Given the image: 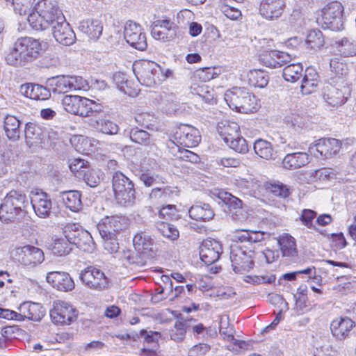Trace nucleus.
<instances>
[{
  "mask_svg": "<svg viewBox=\"0 0 356 356\" xmlns=\"http://www.w3.org/2000/svg\"><path fill=\"white\" fill-rule=\"evenodd\" d=\"M79 277L88 288L97 291L106 289L108 283L104 273L93 267H88L81 271Z\"/></svg>",
  "mask_w": 356,
  "mask_h": 356,
  "instance_id": "14",
  "label": "nucleus"
},
{
  "mask_svg": "<svg viewBox=\"0 0 356 356\" xmlns=\"http://www.w3.org/2000/svg\"><path fill=\"white\" fill-rule=\"evenodd\" d=\"M259 60L265 66L270 68L281 67L291 60V56L287 53L277 50L263 51L259 55Z\"/></svg>",
  "mask_w": 356,
  "mask_h": 356,
  "instance_id": "22",
  "label": "nucleus"
},
{
  "mask_svg": "<svg viewBox=\"0 0 356 356\" xmlns=\"http://www.w3.org/2000/svg\"><path fill=\"white\" fill-rule=\"evenodd\" d=\"M86 81L81 76L59 75L47 79V86L54 93H67L82 89Z\"/></svg>",
  "mask_w": 356,
  "mask_h": 356,
  "instance_id": "10",
  "label": "nucleus"
},
{
  "mask_svg": "<svg viewBox=\"0 0 356 356\" xmlns=\"http://www.w3.org/2000/svg\"><path fill=\"white\" fill-rule=\"evenodd\" d=\"M341 146V141L332 138H321L315 144L316 150L325 158H330L339 154Z\"/></svg>",
  "mask_w": 356,
  "mask_h": 356,
  "instance_id": "25",
  "label": "nucleus"
},
{
  "mask_svg": "<svg viewBox=\"0 0 356 356\" xmlns=\"http://www.w3.org/2000/svg\"><path fill=\"white\" fill-rule=\"evenodd\" d=\"M85 231L80 225L72 223L67 224L63 228L65 238L72 245L79 237L81 233Z\"/></svg>",
  "mask_w": 356,
  "mask_h": 356,
  "instance_id": "47",
  "label": "nucleus"
},
{
  "mask_svg": "<svg viewBox=\"0 0 356 356\" xmlns=\"http://www.w3.org/2000/svg\"><path fill=\"white\" fill-rule=\"evenodd\" d=\"M42 51V43L31 37L16 40L6 56L7 63L14 67H25L38 60Z\"/></svg>",
  "mask_w": 356,
  "mask_h": 356,
  "instance_id": "1",
  "label": "nucleus"
},
{
  "mask_svg": "<svg viewBox=\"0 0 356 356\" xmlns=\"http://www.w3.org/2000/svg\"><path fill=\"white\" fill-rule=\"evenodd\" d=\"M92 123L94 127L105 134L115 135L119 131L118 124L109 120L103 118L92 119Z\"/></svg>",
  "mask_w": 356,
  "mask_h": 356,
  "instance_id": "42",
  "label": "nucleus"
},
{
  "mask_svg": "<svg viewBox=\"0 0 356 356\" xmlns=\"http://www.w3.org/2000/svg\"><path fill=\"white\" fill-rule=\"evenodd\" d=\"M239 130L240 127L235 122L222 121L218 125V134L226 144L239 135Z\"/></svg>",
  "mask_w": 356,
  "mask_h": 356,
  "instance_id": "33",
  "label": "nucleus"
},
{
  "mask_svg": "<svg viewBox=\"0 0 356 356\" xmlns=\"http://www.w3.org/2000/svg\"><path fill=\"white\" fill-rule=\"evenodd\" d=\"M112 188L116 202L125 207L136 202V191L133 181L121 172H115L112 178Z\"/></svg>",
  "mask_w": 356,
  "mask_h": 356,
  "instance_id": "5",
  "label": "nucleus"
},
{
  "mask_svg": "<svg viewBox=\"0 0 356 356\" xmlns=\"http://www.w3.org/2000/svg\"><path fill=\"white\" fill-rule=\"evenodd\" d=\"M257 247L250 248L245 245L234 244L231 246L230 261L233 270L236 273L248 272L254 267V259L257 252Z\"/></svg>",
  "mask_w": 356,
  "mask_h": 356,
  "instance_id": "6",
  "label": "nucleus"
},
{
  "mask_svg": "<svg viewBox=\"0 0 356 356\" xmlns=\"http://www.w3.org/2000/svg\"><path fill=\"white\" fill-rule=\"evenodd\" d=\"M277 242L283 257L293 258L298 256L296 240L293 237L286 234L281 236Z\"/></svg>",
  "mask_w": 356,
  "mask_h": 356,
  "instance_id": "38",
  "label": "nucleus"
},
{
  "mask_svg": "<svg viewBox=\"0 0 356 356\" xmlns=\"http://www.w3.org/2000/svg\"><path fill=\"white\" fill-rule=\"evenodd\" d=\"M31 203L35 214L40 218L49 216L52 207L49 196L44 192L37 191L32 194Z\"/></svg>",
  "mask_w": 356,
  "mask_h": 356,
  "instance_id": "21",
  "label": "nucleus"
},
{
  "mask_svg": "<svg viewBox=\"0 0 356 356\" xmlns=\"http://www.w3.org/2000/svg\"><path fill=\"white\" fill-rule=\"evenodd\" d=\"M213 69L211 67L200 68L195 71L194 78L200 80L201 83H204L214 78Z\"/></svg>",
  "mask_w": 356,
  "mask_h": 356,
  "instance_id": "61",
  "label": "nucleus"
},
{
  "mask_svg": "<svg viewBox=\"0 0 356 356\" xmlns=\"http://www.w3.org/2000/svg\"><path fill=\"white\" fill-rule=\"evenodd\" d=\"M349 95L348 87L343 86L339 88L335 86L328 84L323 88V98L325 101L331 106H339L346 102Z\"/></svg>",
  "mask_w": 356,
  "mask_h": 356,
  "instance_id": "23",
  "label": "nucleus"
},
{
  "mask_svg": "<svg viewBox=\"0 0 356 356\" xmlns=\"http://www.w3.org/2000/svg\"><path fill=\"white\" fill-rule=\"evenodd\" d=\"M355 323L348 317H340L333 320L330 324V330L333 337L338 341H343L350 337V333Z\"/></svg>",
  "mask_w": 356,
  "mask_h": 356,
  "instance_id": "19",
  "label": "nucleus"
},
{
  "mask_svg": "<svg viewBox=\"0 0 356 356\" xmlns=\"http://www.w3.org/2000/svg\"><path fill=\"white\" fill-rule=\"evenodd\" d=\"M224 98L231 109L239 113H254L258 108L255 96L245 88L234 87L226 91Z\"/></svg>",
  "mask_w": 356,
  "mask_h": 356,
  "instance_id": "4",
  "label": "nucleus"
},
{
  "mask_svg": "<svg viewBox=\"0 0 356 356\" xmlns=\"http://www.w3.org/2000/svg\"><path fill=\"white\" fill-rule=\"evenodd\" d=\"M227 145L238 153L245 154L248 152V143L245 139L241 137L240 134Z\"/></svg>",
  "mask_w": 356,
  "mask_h": 356,
  "instance_id": "57",
  "label": "nucleus"
},
{
  "mask_svg": "<svg viewBox=\"0 0 356 356\" xmlns=\"http://www.w3.org/2000/svg\"><path fill=\"white\" fill-rule=\"evenodd\" d=\"M12 255L19 264L27 268H33L44 260L43 251L31 245L16 247L12 251Z\"/></svg>",
  "mask_w": 356,
  "mask_h": 356,
  "instance_id": "9",
  "label": "nucleus"
},
{
  "mask_svg": "<svg viewBox=\"0 0 356 356\" xmlns=\"http://www.w3.org/2000/svg\"><path fill=\"white\" fill-rule=\"evenodd\" d=\"M27 20L31 27L37 31L44 30L65 16L58 8L57 0H41L35 6Z\"/></svg>",
  "mask_w": 356,
  "mask_h": 356,
  "instance_id": "2",
  "label": "nucleus"
},
{
  "mask_svg": "<svg viewBox=\"0 0 356 356\" xmlns=\"http://www.w3.org/2000/svg\"><path fill=\"white\" fill-rule=\"evenodd\" d=\"M175 193V191L170 187H155L152 190L149 196L151 199L165 201L172 197Z\"/></svg>",
  "mask_w": 356,
  "mask_h": 356,
  "instance_id": "53",
  "label": "nucleus"
},
{
  "mask_svg": "<svg viewBox=\"0 0 356 356\" xmlns=\"http://www.w3.org/2000/svg\"><path fill=\"white\" fill-rule=\"evenodd\" d=\"M24 136L27 145L31 147L42 143L44 137V130L35 123L28 122L25 126Z\"/></svg>",
  "mask_w": 356,
  "mask_h": 356,
  "instance_id": "30",
  "label": "nucleus"
},
{
  "mask_svg": "<svg viewBox=\"0 0 356 356\" xmlns=\"http://www.w3.org/2000/svg\"><path fill=\"white\" fill-rule=\"evenodd\" d=\"M78 312L70 304L65 301L54 302L50 310L52 321L57 324L70 325L76 320Z\"/></svg>",
  "mask_w": 356,
  "mask_h": 356,
  "instance_id": "13",
  "label": "nucleus"
},
{
  "mask_svg": "<svg viewBox=\"0 0 356 356\" xmlns=\"http://www.w3.org/2000/svg\"><path fill=\"white\" fill-rule=\"evenodd\" d=\"M219 332L223 339L228 341H234V329L232 325H229L227 321L222 319L220 321Z\"/></svg>",
  "mask_w": 356,
  "mask_h": 356,
  "instance_id": "58",
  "label": "nucleus"
},
{
  "mask_svg": "<svg viewBox=\"0 0 356 356\" xmlns=\"http://www.w3.org/2000/svg\"><path fill=\"white\" fill-rule=\"evenodd\" d=\"M88 162L83 159H74L70 162L69 168L72 172L78 173L76 176L80 177L88 169Z\"/></svg>",
  "mask_w": 356,
  "mask_h": 356,
  "instance_id": "60",
  "label": "nucleus"
},
{
  "mask_svg": "<svg viewBox=\"0 0 356 356\" xmlns=\"http://www.w3.org/2000/svg\"><path fill=\"white\" fill-rule=\"evenodd\" d=\"M309 155L305 152H296L288 153L283 159L284 168L289 170L297 169L309 163Z\"/></svg>",
  "mask_w": 356,
  "mask_h": 356,
  "instance_id": "31",
  "label": "nucleus"
},
{
  "mask_svg": "<svg viewBox=\"0 0 356 356\" xmlns=\"http://www.w3.org/2000/svg\"><path fill=\"white\" fill-rule=\"evenodd\" d=\"M333 47L342 56L350 57L356 55V42L351 38L343 37L336 40Z\"/></svg>",
  "mask_w": 356,
  "mask_h": 356,
  "instance_id": "35",
  "label": "nucleus"
},
{
  "mask_svg": "<svg viewBox=\"0 0 356 356\" xmlns=\"http://www.w3.org/2000/svg\"><path fill=\"white\" fill-rule=\"evenodd\" d=\"M84 181L90 187H95L99 183L101 177L99 172L93 169H87L82 175Z\"/></svg>",
  "mask_w": 356,
  "mask_h": 356,
  "instance_id": "56",
  "label": "nucleus"
},
{
  "mask_svg": "<svg viewBox=\"0 0 356 356\" xmlns=\"http://www.w3.org/2000/svg\"><path fill=\"white\" fill-rule=\"evenodd\" d=\"M50 26L52 29L54 38L60 44L70 46L75 42V33L65 17L54 22Z\"/></svg>",
  "mask_w": 356,
  "mask_h": 356,
  "instance_id": "15",
  "label": "nucleus"
},
{
  "mask_svg": "<svg viewBox=\"0 0 356 356\" xmlns=\"http://www.w3.org/2000/svg\"><path fill=\"white\" fill-rule=\"evenodd\" d=\"M250 86L263 88L268 83V75L261 70H250L246 75Z\"/></svg>",
  "mask_w": 356,
  "mask_h": 356,
  "instance_id": "40",
  "label": "nucleus"
},
{
  "mask_svg": "<svg viewBox=\"0 0 356 356\" xmlns=\"http://www.w3.org/2000/svg\"><path fill=\"white\" fill-rule=\"evenodd\" d=\"M190 217L197 221H209L214 216V211L209 204L197 203L188 210Z\"/></svg>",
  "mask_w": 356,
  "mask_h": 356,
  "instance_id": "29",
  "label": "nucleus"
},
{
  "mask_svg": "<svg viewBox=\"0 0 356 356\" xmlns=\"http://www.w3.org/2000/svg\"><path fill=\"white\" fill-rule=\"evenodd\" d=\"M266 188L270 193L282 198H286L290 194L289 189L287 186L281 182L267 184Z\"/></svg>",
  "mask_w": 356,
  "mask_h": 356,
  "instance_id": "50",
  "label": "nucleus"
},
{
  "mask_svg": "<svg viewBox=\"0 0 356 356\" xmlns=\"http://www.w3.org/2000/svg\"><path fill=\"white\" fill-rule=\"evenodd\" d=\"M254 151L259 157L266 160L277 159V152L274 151L271 143L266 140L257 139L254 143Z\"/></svg>",
  "mask_w": 356,
  "mask_h": 356,
  "instance_id": "37",
  "label": "nucleus"
},
{
  "mask_svg": "<svg viewBox=\"0 0 356 356\" xmlns=\"http://www.w3.org/2000/svg\"><path fill=\"white\" fill-rule=\"evenodd\" d=\"M190 88L192 94L198 96L206 103H212L214 99L213 90H209V86L205 83H194Z\"/></svg>",
  "mask_w": 356,
  "mask_h": 356,
  "instance_id": "43",
  "label": "nucleus"
},
{
  "mask_svg": "<svg viewBox=\"0 0 356 356\" xmlns=\"http://www.w3.org/2000/svg\"><path fill=\"white\" fill-rule=\"evenodd\" d=\"M303 67L301 63H292L283 70V77L289 82L294 83L302 76Z\"/></svg>",
  "mask_w": 356,
  "mask_h": 356,
  "instance_id": "44",
  "label": "nucleus"
},
{
  "mask_svg": "<svg viewBox=\"0 0 356 356\" xmlns=\"http://www.w3.org/2000/svg\"><path fill=\"white\" fill-rule=\"evenodd\" d=\"M319 83V76L313 67H307L302 79L300 90L303 95H309L314 92Z\"/></svg>",
  "mask_w": 356,
  "mask_h": 356,
  "instance_id": "28",
  "label": "nucleus"
},
{
  "mask_svg": "<svg viewBox=\"0 0 356 356\" xmlns=\"http://www.w3.org/2000/svg\"><path fill=\"white\" fill-rule=\"evenodd\" d=\"M148 256H145L139 253H135L131 250L124 251L123 259L127 261L128 264L134 265L135 266L142 267L145 266Z\"/></svg>",
  "mask_w": 356,
  "mask_h": 356,
  "instance_id": "48",
  "label": "nucleus"
},
{
  "mask_svg": "<svg viewBox=\"0 0 356 356\" xmlns=\"http://www.w3.org/2000/svg\"><path fill=\"white\" fill-rule=\"evenodd\" d=\"M286 8V0H261L259 13L265 19L274 21L282 17Z\"/></svg>",
  "mask_w": 356,
  "mask_h": 356,
  "instance_id": "16",
  "label": "nucleus"
},
{
  "mask_svg": "<svg viewBox=\"0 0 356 356\" xmlns=\"http://www.w3.org/2000/svg\"><path fill=\"white\" fill-rule=\"evenodd\" d=\"M73 245L84 252H92L95 250L93 238L91 234L86 230L81 233V235Z\"/></svg>",
  "mask_w": 356,
  "mask_h": 356,
  "instance_id": "46",
  "label": "nucleus"
},
{
  "mask_svg": "<svg viewBox=\"0 0 356 356\" xmlns=\"http://www.w3.org/2000/svg\"><path fill=\"white\" fill-rule=\"evenodd\" d=\"M20 312H23V316L33 321H39L44 316V310L40 304L26 302L20 305L19 307Z\"/></svg>",
  "mask_w": 356,
  "mask_h": 356,
  "instance_id": "32",
  "label": "nucleus"
},
{
  "mask_svg": "<svg viewBox=\"0 0 356 356\" xmlns=\"http://www.w3.org/2000/svg\"><path fill=\"white\" fill-rule=\"evenodd\" d=\"M172 138V143L177 146L185 147H195L201 140L199 131L188 124H181L176 129Z\"/></svg>",
  "mask_w": 356,
  "mask_h": 356,
  "instance_id": "11",
  "label": "nucleus"
},
{
  "mask_svg": "<svg viewBox=\"0 0 356 356\" xmlns=\"http://www.w3.org/2000/svg\"><path fill=\"white\" fill-rule=\"evenodd\" d=\"M183 321H177L173 328L170 330V334L172 340L179 341H181L186 334V327H191V322L193 319H183Z\"/></svg>",
  "mask_w": 356,
  "mask_h": 356,
  "instance_id": "45",
  "label": "nucleus"
},
{
  "mask_svg": "<svg viewBox=\"0 0 356 356\" xmlns=\"http://www.w3.org/2000/svg\"><path fill=\"white\" fill-rule=\"evenodd\" d=\"M125 225L124 218L118 216H106L97 224V229L101 236H107L116 235L122 230Z\"/></svg>",
  "mask_w": 356,
  "mask_h": 356,
  "instance_id": "20",
  "label": "nucleus"
},
{
  "mask_svg": "<svg viewBox=\"0 0 356 356\" xmlns=\"http://www.w3.org/2000/svg\"><path fill=\"white\" fill-rule=\"evenodd\" d=\"M145 186L150 187L154 184L162 183L164 184V179L159 175L152 174L150 172L143 173L140 177Z\"/></svg>",
  "mask_w": 356,
  "mask_h": 356,
  "instance_id": "64",
  "label": "nucleus"
},
{
  "mask_svg": "<svg viewBox=\"0 0 356 356\" xmlns=\"http://www.w3.org/2000/svg\"><path fill=\"white\" fill-rule=\"evenodd\" d=\"M222 253V245L215 239H206L200 246V257L206 265H210L217 261Z\"/></svg>",
  "mask_w": 356,
  "mask_h": 356,
  "instance_id": "17",
  "label": "nucleus"
},
{
  "mask_svg": "<svg viewBox=\"0 0 356 356\" xmlns=\"http://www.w3.org/2000/svg\"><path fill=\"white\" fill-rule=\"evenodd\" d=\"M113 81L119 90L125 94L131 93L130 83L128 81L126 75L120 72H116L113 74Z\"/></svg>",
  "mask_w": 356,
  "mask_h": 356,
  "instance_id": "54",
  "label": "nucleus"
},
{
  "mask_svg": "<svg viewBox=\"0 0 356 356\" xmlns=\"http://www.w3.org/2000/svg\"><path fill=\"white\" fill-rule=\"evenodd\" d=\"M316 216V212L311 209H304L302 211L300 220L302 223L307 228L317 230V228L313 223V220Z\"/></svg>",
  "mask_w": 356,
  "mask_h": 356,
  "instance_id": "62",
  "label": "nucleus"
},
{
  "mask_svg": "<svg viewBox=\"0 0 356 356\" xmlns=\"http://www.w3.org/2000/svg\"><path fill=\"white\" fill-rule=\"evenodd\" d=\"M46 280L54 288L68 291L74 288V282L67 273L53 271L47 273Z\"/></svg>",
  "mask_w": 356,
  "mask_h": 356,
  "instance_id": "24",
  "label": "nucleus"
},
{
  "mask_svg": "<svg viewBox=\"0 0 356 356\" xmlns=\"http://www.w3.org/2000/svg\"><path fill=\"white\" fill-rule=\"evenodd\" d=\"M135 250L139 253L152 257L156 250L154 238L146 232L137 233L133 238Z\"/></svg>",
  "mask_w": 356,
  "mask_h": 356,
  "instance_id": "18",
  "label": "nucleus"
},
{
  "mask_svg": "<svg viewBox=\"0 0 356 356\" xmlns=\"http://www.w3.org/2000/svg\"><path fill=\"white\" fill-rule=\"evenodd\" d=\"M21 122L14 115H8L4 118L3 128L7 137L13 140H17L21 134Z\"/></svg>",
  "mask_w": 356,
  "mask_h": 356,
  "instance_id": "36",
  "label": "nucleus"
},
{
  "mask_svg": "<svg viewBox=\"0 0 356 356\" xmlns=\"http://www.w3.org/2000/svg\"><path fill=\"white\" fill-rule=\"evenodd\" d=\"M79 29L90 39L97 40L102 33L103 26L97 19H86L80 22Z\"/></svg>",
  "mask_w": 356,
  "mask_h": 356,
  "instance_id": "34",
  "label": "nucleus"
},
{
  "mask_svg": "<svg viewBox=\"0 0 356 356\" xmlns=\"http://www.w3.org/2000/svg\"><path fill=\"white\" fill-rule=\"evenodd\" d=\"M79 97L78 95H65L62 99L63 108L67 113L76 115Z\"/></svg>",
  "mask_w": 356,
  "mask_h": 356,
  "instance_id": "55",
  "label": "nucleus"
},
{
  "mask_svg": "<svg viewBox=\"0 0 356 356\" xmlns=\"http://www.w3.org/2000/svg\"><path fill=\"white\" fill-rule=\"evenodd\" d=\"M29 202L24 193L15 190L10 191L0 205V220L4 223L19 222L25 216Z\"/></svg>",
  "mask_w": 356,
  "mask_h": 356,
  "instance_id": "3",
  "label": "nucleus"
},
{
  "mask_svg": "<svg viewBox=\"0 0 356 356\" xmlns=\"http://www.w3.org/2000/svg\"><path fill=\"white\" fill-rule=\"evenodd\" d=\"M159 216L161 218L165 220H175L178 218L179 214L176 207L173 204H168L163 207L159 211Z\"/></svg>",
  "mask_w": 356,
  "mask_h": 356,
  "instance_id": "63",
  "label": "nucleus"
},
{
  "mask_svg": "<svg viewBox=\"0 0 356 356\" xmlns=\"http://www.w3.org/2000/svg\"><path fill=\"white\" fill-rule=\"evenodd\" d=\"M343 7L339 1H331L321 10V15L317 22L324 29L338 31L343 29L342 13Z\"/></svg>",
  "mask_w": 356,
  "mask_h": 356,
  "instance_id": "7",
  "label": "nucleus"
},
{
  "mask_svg": "<svg viewBox=\"0 0 356 356\" xmlns=\"http://www.w3.org/2000/svg\"><path fill=\"white\" fill-rule=\"evenodd\" d=\"M306 42L311 49H320L324 44L322 32L319 30L310 31L307 36Z\"/></svg>",
  "mask_w": 356,
  "mask_h": 356,
  "instance_id": "49",
  "label": "nucleus"
},
{
  "mask_svg": "<svg viewBox=\"0 0 356 356\" xmlns=\"http://www.w3.org/2000/svg\"><path fill=\"white\" fill-rule=\"evenodd\" d=\"M124 38L131 47L139 51H144L147 47L146 35L141 26L133 21L125 23Z\"/></svg>",
  "mask_w": 356,
  "mask_h": 356,
  "instance_id": "12",
  "label": "nucleus"
},
{
  "mask_svg": "<svg viewBox=\"0 0 356 356\" xmlns=\"http://www.w3.org/2000/svg\"><path fill=\"white\" fill-rule=\"evenodd\" d=\"M51 89L40 84L28 83L20 87V92L26 97L36 100H46L51 97Z\"/></svg>",
  "mask_w": 356,
  "mask_h": 356,
  "instance_id": "26",
  "label": "nucleus"
},
{
  "mask_svg": "<svg viewBox=\"0 0 356 356\" xmlns=\"http://www.w3.org/2000/svg\"><path fill=\"white\" fill-rule=\"evenodd\" d=\"M129 138L132 142L145 147H151L154 145L152 135L147 131L137 127L131 129Z\"/></svg>",
  "mask_w": 356,
  "mask_h": 356,
  "instance_id": "41",
  "label": "nucleus"
},
{
  "mask_svg": "<svg viewBox=\"0 0 356 356\" xmlns=\"http://www.w3.org/2000/svg\"><path fill=\"white\" fill-rule=\"evenodd\" d=\"M103 239V246L105 250L113 254L118 252L119 249V243L118 242L116 235L104 236H101Z\"/></svg>",
  "mask_w": 356,
  "mask_h": 356,
  "instance_id": "59",
  "label": "nucleus"
},
{
  "mask_svg": "<svg viewBox=\"0 0 356 356\" xmlns=\"http://www.w3.org/2000/svg\"><path fill=\"white\" fill-rule=\"evenodd\" d=\"M133 72L142 85L152 87L156 84L161 68L155 62L143 60L133 64Z\"/></svg>",
  "mask_w": 356,
  "mask_h": 356,
  "instance_id": "8",
  "label": "nucleus"
},
{
  "mask_svg": "<svg viewBox=\"0 0 356 356\" xmlns=\"http://www.w3.org/2000/svg\"><path fill=\"white\" fill-rule=\"evenodd\" d=\"M70 244L65 238L56 240L51 248L53 254L59 257L68 254L72 250Z\"/></svg>",
  "mask_w": 356,
  "mask_h": 356,
  "instance_id": "51",
  "label": "nucleus"
},
{
  "mask_svg": "<svg viewBox=\"0 0 356 356\" xmlns=\"http://www.w3.org/2000/svg\"><path fill=\"white\" fill-rule=\"evenodd\" d=\"M159 232L164 236L172 241L176 240L179 237V231L177 227L170 223L161 222L158 225Z\"/></svg>",
  "mask_w": 356,
  "mask_h": 356,
  "instance_id": "52",
  "label": "nucleus"
},
{
  "mask_svg": "<svg viewBox=\"0 0 356 356\" xmlns=\"http://www.w3.org/2000/svg\"><path fill=\"white\" fill-rule=\"evenodd\" d=\"M81 193L78 191H68L61 193L63 204L70 211L76 212L81 208Z\"/></svg>",
  "mask_w": 356,
  "mask_h": 356,
  "instance_id": "39",
  "label": "nucleus"
},
{
  "mask_svg": "<svg viewBox=\"0 0 356 356\" xmlns=\"http://www.w3.org/2000/svg\"><path fill=\"white\" fill-rule=\"evenodd\" d=\"M264 233L261 232H250L245 229L236 230L232 240L252 248L254 246L256 247L257 243L264 239Z\"/></svg>",
  "mask_w": 356,
  "mask_h": 356,
  "instance_id": "27",
  "label": "nucleus"
}]
</instances>
